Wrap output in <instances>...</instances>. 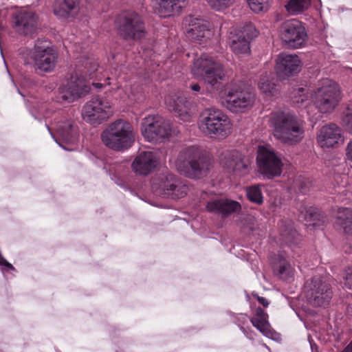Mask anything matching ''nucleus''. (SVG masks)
Returning <instances> with one entry per match:
<instances>
[{
	"instance_id": "f257e3e1",
	"label": "nucleus",
	"mask_w": 352,
	"mask_h": 352,
	"mask_svg": "<svg viewBox=\"0 0 352 352\" xmlns=\"http://www.w3.org/2000/svg\"><path fill=\"white\" fill-rule=\"evenodd\" d=\"M268 124L275 140L285 145H296L305 135V122L288 110L272 112Z\"/></svg>"
},
{
	"instance_id": "f03ea898",
	"label": "nucleus",
	"mask_w": 352,
	"mask_h": 352,
	"mask_svg": "<svg viewBox=\"0 0 352 352\" xmlns=\"http://www.w3.org/2000/svg\"><path fill=\"white\" fill-rule=\"evenodd\" d=\"M211 165V160L206 152L197 146L182 148L175 161L177 170L190 179L206 177L210 172Z\"/></svg>"
},
{
	"instance_id": "7ed1b4c3",
	"label": "nucleus",
	"mask_w": 352,
	"mask_h": 352,
	"mask_svg": "<svg viewBox=\"0 0 352 352\" xmlns=\"http://www.w3.org/2000/svg\"><path fill=\"white\" fill-rule=\"evenodd\" d=\"M85 69L83 76L76 74L60 87V95L63 100L72 102L89 93L90 88L86 82L87 78L102 80V72H99L97 62L88 60Z\"/></svg>"
},
{
	"instance_id": "20e7f679",
	"label": "nucleus",
	"mask_w": 352,
	"mask_h": 352,
	"mask_svg": "<svg viewBox=\"0 0 352 352\" xmlns=\"http://www.w3.org/2000/svg\"><path fill=\"white\" fill-rule=\"evenodd\" d=\"M311 98L313 106L319 113L330 114L333 112L341 101L340 87L331 79H322L318 81Z\"/></svg>"
},
{
	"instance_id": "39448f33",
	"label": "nucleus",
	"mask_w": 352,
	"mask_h": 352,
	"mask_svg": "<svg viewBox=\"0 0 352 352\" xmlns=\"http://www.w3.org/2000/svg\"><path fill=\"white\" fill-rule=\"evenodd\" d=\"M101 139L108 148L114 151H122L133 145L135 136L131 124L126 120L118 119L104 130Z\"/></svg>"
},
{
	"instance_id": "423d86ee",
	"label": "nucleus",
	"mask_w": 352,
	"mask_h": 352,
	"mask_svg": "<svg viewBox=\"0 0 352 352\" xmlns=\"http://www.w3.org/2000/svg\"><path fill=\"white\" fill-rule=\"evenodd\" d=\"M26 65H31L35 70L50 73L54 71L58 59V54L46 42L38 41L34 47L23 54Z\"/></svg>"
},
{
	"instance_id": "0eeeda50",
	"label": "nucleus",
	"mask_w": 352,
	"mask_h": 352,
	"mask_svg": "<svg viewBox=\"0 0 352 352\" xmlns=\"http://www.w3.org/2000/svg\"><path fill=\"white\" fill-rule=\"evenodd\" d=\"M190 71L193 76L203 80L211 87L219 84L225 76L222 65L206 54H202L194 60Z\"/></svg>"
},
{
	"instance_id": "6e6552de",
	"label": "nucleus",
	"mask_w": 352,
	"mask_h": 352,
	"mask_svg": "<svg viewBox=\"0 0 352 352\" xmlns=\"http://www.w3.org/2000/svg\"><path fill=\"white\" fill-rule=\"evenodd\" d=\"M151 188L157 195L173 199L185 197L188 191L185 182L168 173L155 176L151 181Z\"/></svg>"
},
{
	"instance_id": "1a4fd4ad",
	"label": "nucleus",
	"mask_w": 352,
	"mask_h": 352,
	"mask_svg": "<svg viewBox=\"0 0 352 352\" xmlns=\"http://www.w3.org/2000/svg\"><path fill=\"white\" fill-rule=\"evenodd\" d=\"M200 129L211 138H225L232 129L230 118L219 109H209L199 122Z\"/></svg>"
},
{
	"instance_id": "9d476101",
	"label": "nucleus",
	"mask_w": 352,
	"mask_h": 352,
	"mask_svg": "<svg viewBox=\"0 0 352 352\" xmlns=\"http://www.w3.org/2000/svg\"><path fill=\"white\" fill-rule=\"evenodd\" d=\"M115 26L118 34L124 40H140L146 34L142 17L133 11H125L119 14Z\"/></svg>"
},
{
	"instance_id": "9b49d317",
	"label": "nucleus",
	"mask_w": 352,
	"mask_h": 352,
	"mask_svg": "<svg viewBox=\"0 0 352 352\" xmlns=\"http://www.w3.org/2000/svg\"><path fill=\"white\" fill-rule=\"evenodd\" d=\"M141 133L146 141L157 143L170 138L174 129L169 120L160 116H149L142 120Z\"/></svg>"
},
{
	"instance_id": "f8f14e48",
	"label": "nucleus",
	"mask_w": 352,
	"mask_h": 352,
	"mask_svg": "<svg viewBox=\"0 0 352 352\" xmlns=\"http://www.w3.org/2000/svg\"><path fill=\"white\" fill-rule=\"evenodd\" d=\"M256 163L260 174L267 179L279 177L282 173L283 162L281 155L271 147H258Z\"/></svg>"
},
{
	"instance_id": "ddd939ff",
	"label": "nucleus",
	"mask_w": 352,
	"mask_h": 352,
	"mask_svg": "<svg viewBox=\"0 0 352 352\" xmlns=\"http://www.w3.org/2000/svg\"><path fill=\"white\" fill-rule=\"evenodd\" d=\"M304 293L309 303L316 307L327 305L332 297L330 285L320 276H314L306 282Z\"/></svg>"
},
{
	"instance_id": "4468645a",
	"label": "nucleus",
	"mask_w": 352,
	"mask_h": 352,
	"mask_svg": "<svg viewBox=\"0 0 352 352\" xmlns=\"http://www.w3.org/2000/svg\"><path fill=\"white\" fill-rule=\"evenodd\" d=\"M112 114L111 104L106 98H95L88 101L82 109L83 119L91 124H99Z\"/></svg>"
},
{
	"instance_id": "2eb2a0df",
	"label": "nucleus",
	"mask_w": 352,
	"mask_h": 352,
	"mask_svg": "<svg viewBox=\"0 0 352 352\" xmlns=\"http://www.w3.org/2000/svg\"><path fill=\"white\" fill-rule=\"evenodd\" d=\"M220 164L228 173L235 176H245L251 170L250 160L236 150L223 152L220 157Z\"/></svg>"
},
{
	"instance_id": "dca6fc26",
	"label": "nucleus",
	"mask_w": 352,
	"mask_h": 352,
	"mask_svg": "<svg viewBox=\"0 0 352 352\" xmlns=\"http://www.w3.org/2000/svg\"><path fill=\"white\" fill-rule=\"evenodd\" d=\"M280 38L289 47L296 49L304 45L307 38V33L300 21L292 19L282 24Z\"/></svg>"
},
{
	"instance_id": "f3484780",
	"label": "nucleus",
	"mask_w": 352,
	"mask_h": 352,
	"mask_svg": "<svg viewBox=\"0 0 352 352\" xmlns=\"http://www.w3.org/2000/svg\"><path fill=\"white\" fill-rule=\"evenodd\" d=\"M257 36V32L252 25H247L242 30H234L230 32V47L236 55L249 54L251 40Z\"/></svg>"
},
{
	"instance_id": "a211bd4d",
	"label": "nucleus",
	"mask_w": 352,
	"mask_h": 352,
	"mask_svg": "<svg viewBox=\"0 0 352 352\" xmlns=\"http://www.w3.org/2000/svg\"><path fill=\"white\" fill-rule=\"evenodd\" d=\"M13 28L21 34L29 35L36 32L38 28V17L28 8L16 10L12 14Z\"/></svg>"
},
{
	"instance_id": "6ab92c4d",
	"label": "nucleus",
	"mask_w": 352,
	"mask_h": 352,
	"mask_svg": "<svg viewBox=\"0 0 352 352\" xmlns=\"http://www.w3.org/2000/svg\"><path fill=\"white\" fill-rule=\"evenodd\" d=\"M254 101V93L239 88H233L228 92L224 102L228 109L238 113L252 107Z\"/></svg>"
},
{
	"instance_id": "aec40b11",
	"label": "nucleus",
	"mask_w": 352,
	"mask_h": 352,
	"mask_svg": "<svg viewBox=\"0 0 352 352\" xmlns=\"http://www.w3.org/2000/svg\"><path fill=\"white\" fill-rule=\"evenodd\" d=\"M317 142L322 148H332L344 142L342 129L336 124L323 126L318 133Z\"/></svg>"
},
{
	"instance_id": "412c9836",
	"label": "nucleus",
	"mask_w": 352,
	"mask_h": 352,
	"mask_svg": "<svg viewBox=\"0 0 352 352\" xmlns=\"http://www.w3.org/2000/svg\"><path fill=\"white\" fill-rule=\"evenodd\" d=\"M159 157L156 153L142 151L134 159L131 168L133 172L140 175H147L157 166Z\"/></svg>"
},
{
	"instance_id": "4be33fe9",
	"label": "nucleus",
	"mask_w": 352,
	"mask_h": 352,
	"mask_svg": "<svg viewBox=\"0 0 352 352\" xmlns=\"http://www.w3.org/2000/svg\"><path fill=\"white\" fill-rule=\"evenodd\" d=\"M301 61L296 55L281 54L276 61V72L282 77L294 76L301 69Z\"/></svg>"
},
{
	"instance_id": "5701e85b",
	"label": "nucleus",
	"mask_w": 352,
	"mask_h": 352,
	"mask_svg": "<svg viewBox=\"0 0 352 352\" xmlns=\"http://www.w3.org/2000/svg\"><path fill=\"white\" fill-rule=\"evenodd\" d=\"M168 108L175 112L181 120L190 122L192 116L188 111L186 98L181 94H173L166 98Z\"/></svg>"
},
{
	"instance_id": "b1692460",
	"label": "nucleus",
	"mask_w": 352,
	"mask_h": 352,
	"mask_svg": "<svg viewBox=\"0 0 352 352\" xmlns=\"http://www.w3.org/2000/svg\"><path fill=\"white\" fill-rule=\"evenodd\" d=\"M186 3L187 0H153L155 12L164 18L179 14Z\"/></svg>"
},
{
	"instance_id": "393cba45",
	"label": "nucleus",
	"mask_w": 352,
	"mask_h": 352,
	"mask_svg": "<svg viewBox=\"0 0 352 352\" xmlns=\"http://www.w3.org/2000/svg\"><path fill=\"white\" fill-rule=\"evenodd\" d=\"M240 204L228 199H216L208 202L206 210L212 213L227 216L232 212L240 210Z\"/></svg>"
},
{
	"instance_id": "a878e982",
	"label": "nucleus",
	"mask_w": 352,
	"mask_h": 352,
	"mask_svg": "<svg viewBox=\"0 0 352 352\" xmlns=\"http://www.w3.org/2000/svg\"><path fill=\"white\" fill-rule=\"evenodd\" d=\"M79 10L78 0H56L54 6V14L62 19L75 17Z\"/></svg>"
},
{
	"instance_id": "bb28decb",
	"label": "nucleus",
	"mask_w": 352,
	"mask_h": 352,
	"mask_svg": "<svg viewBox=\"0 0 352 352\" xmlns=\"http://www.w3.org/2000/svg\"><path fill=\"white\" fill-rule=\"evenodd\" d=\"M258 88L265 97H272L277 94L275 76L272 71L265 72L261 75Z\"/></svg>"
},
{
	"instance_id": "cd10ccee",
	"label": "nucleus",
	"mask_w": 352,
	"mask_h": 352,
	"mask_svg": "<svg viewBox=\"0 0 352 352\" xmlns=\"http://www.w3.org/2000/svg\"><path fill=\"white\" fill-rule=\"evenodd\" d=\"M273 270L280 278L287 280L294 276V269L287 261L285 254L278 253L275 255L273 261Z\"/></svg>"
},
{
	"instance_id": "c85d7f7f",
	"label": "nucleus",
	"mask_w": 352,
	"mask_h": 352,
	"mask_svg": "<svg viewBox=\"0 0 352 352\" xmlns=\"http://www.w3.org/2000/svg\"><path fill=\"white\" fill-rule=\"evenodd\" d=\"M212 36V32L209 28L207 23L199 21L187 32V37L200 44L204 43Z\"/></svg>"
},
{
	"instance_id": "c756f323",
	"label": "nucleus",
	"mask_w": 352,
	"mask_h": 352,
	"mask_svg": "<svg viewBox=\"0 0 352 352\" xmlns=\"http://www.w3.org/2000/svg\"><path fill=\"white\" fill-rule=\"evenodd\" d=\"M56 131L60 140L66 143H74L77 139L76 129L71 120L58 122L56 124Z\"/></svg>"
},
{
	"instance_id": "7c9ffc66",
	"label": "nucleus",
	"mask_w": 352,
	"mask_h": 352,
	"mask_svg": "<svg viewBox=\"0 0 352 352\" xmlns=\"http://www.w3.org/2000/svg\"><path fill=\"white\" fill-rule=\"evenodd\" d=\"M337 223L347 234L352 233V210L350 208H339L338 210Z\"/></svg>"
},
{
	"instance_id": "2f4dec72",
	"label": "nucleus",
	"mask_w": 352,
	"mask_h": 352,
	"mask_svg": "<svg viewBox=\"0 0 352 352\" xmlns=\"http://www.w3.org/2000/svg\"><path fill=\"white\" fill-rule=\"evenodd\" d=\"M292 221H289L287 225L283 221L279 226L281 240L286 243H294L298 238V234L294 229Z\"/></svg>"
},
{
	"instance_id": "473e14b6",
	"label": "nucleus",
	"mask_w": 352,
	"mask_h": 352,
	"mask_svg": "<svg viewBox=\"0 0 352 352\" xmlns=\"http://www.w3.org/2000/svg\"><path fill=\"white\" fill-rule=\"evenodd\" d=\"M311 4V0H289L285 6L287 12L296 15L307 10Z\"/></svg>"
},
{
	"instance_id": "72a5a7b5",
	"label": "nucleus",
	"mask_w": 352,
	"mask_h": 352,
	"mask_svg": "<svg viewBox=\"0 0 352 352\" xmlns=\"http://www.w3.org/2000/svg\"><path fill=\"white\" fill-rule=\"evenodd\" d=\"M309 95L304 88L294 89L291 94V99L294 104L302 106L309 100Z\"/></svg>"
},
{
	"instance_id": "f704fd0d",
	"label": "nucleus",
	"mask_w": 352,
	"mask_h": 352,
	"mask_svg": "<svg viewBox=\"0 0 352 352\" xmlns=\"http://www.w3.org/2000/svg\"><path fill=\"white\" fill-rule=\"evenodd\" d=\"M246 194L248 199L250 201L258 204L263 203V197L260 186L255 185L248 187L246 190Z\"/></svg>"
},
{
	"instance_id": "c9c22d12",
	"label": "nucleus",
	"mask_w": 352,
	"mask_h": 352,
	"mask_svg": "<svg viewBox=\"0 0 352 352\" xmlns=\"http://www.w3.org/2000/svg\"><path fill=\"white\" fill-rule=\"evenodd\" d=\"M251 322L252 325L256 327L259 331H261L265 336L270 337L271 331L270 330V324L267 321V318H251Z\"/></svg>"
},
{
	"instance_id": "e433bc0d",
	"label": "nucleus",
	"mask_w": 352,
	"mask_h": 352,
	"mask_svg": "<svg viewBox=\"0 0 352 352\" xmlns=\"http://www.w3.org/2000/svg\"><path fill=\"white\" fill-rule=\"evenodd\" d=\"M209 6L214 10L222 11L232 6L235 0H206Z\"/></svg>"
},
{
	"instance_id": "4c0bfd02",
	"label": "nucleus",
	"mask_w": 352,
	"mask_h": 352,
	"mask_svg": "<svg viewBox=\"0 0 352 352\" xmlns=\"http://www.w3.org/2000/svg\"><path fill=\"white\" fill-rule=\"evenodd\" d=\"M342 122L346 129L352 133V102L347 104L343 112Z\"/></svg>"
},
{
	"instance_id": "58836bf2",
	"label": "nucleus",
	"mask_w": 352,
	"mask_h": 352,
	"mask_svg": "<svg viewBox=\"0 0 352 352\" xmlns=\"http://www.w3.org/2000/svg\"><path fill=\"white\" fill-rule=\"evenodd\" d=\"M300 216L307 222L314 220L316 216V210L311 207L302 206L300 210Z\"/></svg>"
},
{
	"instance_id": "ea45409f",
	"label": "nucleus",
	"mask_w": 352,
	"mask_h": 352,
	"mask_svg": "<svg viewBox=\"0 0 352 352\" xmlns=\"http://www.w3.org/2000/svg\"><path fill=\"white\" fill-rule=\"evenodd\" d=\"M267 0H248L249 6L254 12H261L266 8Z\"/></svg>"
},
{
	"instance_id": "a19ab883",
	"label": "nucleus",
	"mask_w": 352,
	"mask_h": 352,
	"mask_svg": "<svg viewBox=\"0 0 352 352\" xmlns=\"http://www.w3.org/2000/svg\"><path fill=\"white\" fill-rule=\"evenodd\" d=\"M344 285L348 289H352V266L348 267L345 271Z\"/></svg>"
},
{
	"instance_id": "79ce46f5",
	"label": "nucleus",
	"mask_w": 352,
	"mask_h": 352,
	"mask_svg": "<svg viewBox=\"0 0 352 352\" xmlns=\"http://www.w3.org/2000/svg\"><path fill=\"white\" fill-rule=\"evenodd\" d=\"M345 156L346 160L352 164V140H350L346 146Z\"/></svg>"
},
{
	"instance_id": "37998d69",
	"label": "nucleus",
	"mask_w": 352,
	"mask_h": 352,
	"mask_svg": "<svg viewBox=\"0 0 352 352\" xmlns=\"http://www.w3.org/2000/svg\"><path fill=\"white\" fill-rule=\"evenodd\" d=\"M109 80H110V78L107 77L106 79H104V83H102V82H93L92 85L96 89H102V88L106 87L107 85H111V83L109 82Z\"/></svg>"
},
{
	"instance_id": "c03bdc74",
	"label": "nucleus",
	"mask_w": 352,
	"mask_h": 352,
	"mask_svg": "<svg viewBox=\"0 0 352 352\" xmlns=\"http://www.w3.org/2000/svg\"><path fill=\"white\" fill-rule=\"evenodd\" d=\"M268 316L265 311L261 308H257L256 310V317L254 318H267Z\"/></svg>"
},
{
	"instance_id": "a18cd8bd",
	"label": "nucleus",
	"mask_w": 352,
	"mask_h": 352,
	"mask_svg": "<svg viewBox=\"0 0 352 352\" xmlns=\"http://www.w3.org/2000/svg\"><path fill=\"white\" fill-rule=\"evenodd\" d=\"M253 296H254V297L256 298V299L258 300L259 303H261L263 306L266 307L269 305V302L265 298L258 296V295H253Z\"/></svg>"
},
{
	"instance_id": "49530a36",
	"label": "nucleus",
	"mask_w": 352,
	"mask_h": 352,
	"mask_svg": "<svg viewBox=\"0 0 352 352\" xmlns=\"http://www.w3.org/2000/svg\"><path fill=\"white\" fill-rule=\"evenodd\" d=\"M190 88L195 92H199L201 90V87L198 84H194L190 85Z\"/></svg>"
},
{
	"instance_id": "de8ad7c7",
	"label": "nucleus",
	"mask_w": 352,
	"mask_h": 352,
	"mask_svg": "<svg viewBox=\"0 0 352 352\" xmlns=\"http://www.w3.org/2000/svg\"><path fill=\"white\" fill-rule=\"evenodd\" d=\"M342 352H352V343L350 342Z\"/></svg>"
},
{
	"instance_id": "09e8293b",
	"label": "nucleus",
	"mask_w": 352,
	"mask_h": 352,
	"mask_svg": "<svg viewBox=\"0 0 352 352\" xmlns=\"http://www.w3.org/2000/svg\"><path fill=\"white\" fill-rule=\"evenodd\" d=\"M312 107H312L311 105H310V106L308 107V109H307V114H308L309 116H311V117L314 118V117L315 116V115H314V114L312 115V114H311V109Z\"/></svg>"
},
{
	"instance_id": "8fccbe9b",
	"label": "nucleus",
	"mask_w": 352,
	"mask_h": 352,
	"mask_svg": "<svg viewBox=\"0 0 352 352\" xmlns=\"http://www.w3.org/2000/svg\"><path fill=\"white\" fill-rule=\"evenodd\" d=\"M240 329L243 332L244 334L246 335L247 331H246V330H245V329L244 327H240Z\"/></svg>"
},
{
	"instance_id": "3c124183",
	"label": "nucleus",
	"mask_w": 352,
	"mask_h": 352,
	"mask_svg": "<svg viewBox=\"0 0 352 352\" xmlns=\"http://www.w3.org/2000/svg\"><path fill=\"white\" fill-rule=\"evenodd\" d=\"M47 128L48 131H50V133L52 134V137L54 138V135L51 132L50 128L48 126H47Z\"/></svg>"
},
{
	"instance_id": "603ef678",
	"label": "nucleus",
	"mask_w": 352,
	"mask_h": 352,
	"mask_svg": "<svg viewBox=\"0 0 352 352\" xmlns=\"http://www.w3.org/2000/svg\"><path fill=\"white\" fill-rule=\"evenodd\" d=\"M56 142L58 143V144H59L60 146H62V144H61L60 142H58L57 141V140H56Z\"/></svg>"
},
{
	"instance_id": "864d4df0",
	"label": "nucleus",
	"mask_w": 352,
	"mask_h": 352,
	"mask_svg": "<svg viewBox=\"0 0 352 352\" xmlns=\"http://www.w3.org/2000/svg\"><path fill=\"white\" fill-rule=\"evenodd\" d=\"M306 103H307V102L303 105H305V107L308 108L309 107H307V105H306Z\"/></svg>"
},
{
	"instance_id": "5fc2aeb1",
	"label": "nucleus",
	"mask_w": 352,
	"mask_h": 352,
	"mask_svg": "<svg viewBox=\"0 0 352 352\" xmlns=\"http://www.w3.org/2000/svg\"><path fill=\"white\" fill-rule=\"evenodd\" d=\"M351 342L352 343V341Z\"/></svg>"
}]
</instances>
